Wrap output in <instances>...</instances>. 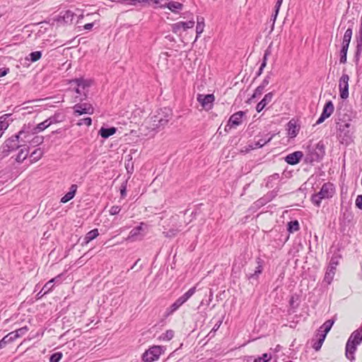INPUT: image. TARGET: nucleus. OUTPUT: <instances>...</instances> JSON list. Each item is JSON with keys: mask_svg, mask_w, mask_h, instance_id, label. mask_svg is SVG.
Masks as SVG:
<instances>
[{"mask_svg": "<svg viewBox=\"0 0 362 362\" xmlns=\"http://www.w3.org/2000/svg\"><path fill=\"white\" fill-rule=\"evenodd\" d=\"M173 116L172 110L168 107L161 108L150 118V128L159 130L168 123Z\"/></svg>", "mask_w": 362, "mask_h": 362, "instance_id": "f257e3e1", "label": "nucleus"}, {"mask_svg": "<svg viewBox=\"0 0 362 362\" xmlns=\"http://www.w3.org/2000/svg\"><path fill=\"white\" fill-rule=\"evenodd\" d=\"M25 132V129L21 130L18 134L12 136L5 141L3 145L1 146L0 151L3 157L8 156V154L20 147L23 146V144H19L20 141H25L23 138V134Z\"/></svg>", "mask_w": 362, "mask_h": 362, "instance_id": "f03ea898", "label": "nucleus"}, {"mask_svg": "<svg viewBox=\"0 0 362 362\" xmlns=\"http://www.w3.org/2000/svg\"><path fill=\"white\" fill-rule=\"evenodd\" d=\"M362 342V326L360 329L355 330L349 337L346 344V357L354 361L355 359L354 353L356 347Z\"/></svg>", "mask_w": 362, "mask_h": 362, "instance_id": "7ed1b4c3", "label": "nucleus"}, {"mask_svg": "<svg viewBox=\"0 0 362 362\" xmlns=\"http://www.w3.org/2000/svg\"><path fill=\"white\" fill-rule=\"evenodd\" d=\"M334 193V185L330 182H326L322 186L321 189L318 193L315 194L312 196V202L315 206H320L322 199L332 197Z\"/></svg>", "mask_w": 362, "mask_h": 362, "instance_id": "20e7f679", "label": "nucleus"}, {"mask_svg": "<svg viewBox=\"0 0 362 362\" xmlns=\"http://www.w3.org/2000/svg\"><path fill=\"white\" fill-rule=\"evenodd\" d=\"M196 291V287L189 288L185 293L177 298L169 308H167L165 312V316H170L173 315L176 310H177L181 305H182L187 300L191 298Z\"/></svg>", "mask_w": 362, "mask_h": 362, "instance_id": "39448f33", "label": "nucleus"}, {"mask_svg": "<svg viewBox=\"0 0 362 362\" xmlns=\"http://www.w3.org/2000/svg\"><path fill=\"white\" fill-rule=\"evenodd\" d=\"M338 129V137L342 144L348 145L351 141V134L349 130V123L337 122Z\"/></svg>", "mask_w": 362, "mask_h": 362, "instance_id": "423d86ee", "label": "nucleus"}, {"mask_svg": "<svg viewBox=\"0 0 362 362\" xmlns=\"http://www.w3.org/2000/svg\"><path fill=\"white\" fill-rule=\"evenodd\" d=\"M162 353V347L153 346L146 350L142 355V360L144 362H153L158 360Z\"/></svg>", "mask_w": 362, "mask_h": 362, "instance_id": "0eeeda50", "label": "nucleus"}, {"mask_svg": "<svg viewBox=\"0 0 362 362\" xmlns=\"http://www.w3.org/2000/svg\"><path fill=\"white\" fill-rule=\"evenodd\" d=\"M338 264L337 257L331 258L324 278V281L328 284H330L334 279Z\"/></svg>", "mask_w": 362, "mask_h": 362, "instance_id": "6e6552de", "label": "nucleus"}, {"mask_svg": "<svg viewBox=\"0 0 362 362\" xmlns=\"http://www.w3.org/2000/svg\"><path fill=\"white\" fill-rule=\"evenodd\" d=\"M349 75L344 73L339 81V95L341 99L345 100L349 97Z\"/></svg>", "mask_w": 362, "mask_h": 362, "instance_id": "1a4fd4ad", "label": "nucleus"}, {"mask_svg": "<svg viewBox=\"0 0 362 362\" xmlns=\"http://www.w3.org/2000/svg\"><path fill=\"white\" fill-rule=\"evenodd\" d=\"M197 101L200 103L202 108L206 111L210 110L213 107L215 97L214 94H198L197 97Z\"/></svg>", "mask_w": 362, "mask_h": 362, "instance_id": "9d476101", "label": "nucleus"}, {"mask_svg": "<svg viewBox=\"0 0 362 362\" xmlns=\"http://www.w3.org/2000/svg\"><path fill=\"white\" fill-rule=\"evenodd\" d=\"M75 115H81L83 114L92 115L94 112V108L90 103H78L74 107Z\"/></svg>", "mask_w": 362, "mask_h": 362, "instance_id": "9b49d317", "label": "nucleus"}, {"mask_svg": "<svg viewBox=\"0 0 362 362\" xmlns=\"http://www.w3.org/2000/svg\"><path fill=\"white\" fill-rule=\"evenodd\" d=\"M334 107L333 103L329 100L327 102L323 107L322 112L316 122V124L322 123L327 118L329 117L333 113Z\"/></svg>", "mask_w": 362, "mask_h": 362, "instance_id": "f8f14e48", "label": "nucleus"}, {"mask_svg": "<svg viewBox=\"0 0 362 362\" xmlns=\"http://www.w3.org/2000/svg\"><path fill=\"white\" fill-rule=\"evenodd\" d=\"M245 112L243 111H238L230 116L228 124L226 127V131H227V127L230 128L238 126L242 124L243 117L245 116Z\"/></svg>", "mask_w": 362, "mask_h": 362, "instance_id": "ddd939ff", "label": "nucleus"}, {"mask_svg": "<svg viewBox=\"0 0 362 362\" xmlns=\"http://www.w3.org/2000/svg\"><path fill=\"white\" fill-rule=\"evenodd\" d=\"M143 223L140 224V226L133 228L130 233L129 236L127 237V240L134 241L138 239H141L144 236V234L142 233L144 229H143Z\"/></svg>", "mask_w": 362, "mask_h": 362, "instance_id": "4468645a", "label": "nucleus"}, {"mask_svg": "<svg viewBox=\"0 0 362 362\" xmlns=\"http://www.w3.org/2000/svg\"><path fill=\"white\" fill-rule=\"evenodd\" d=\"M303 156V154L301 151H295L287 155L285 158V160L290 165H296L300 162Z\"/></svg>", "mask_w": 362, "mask_h": 362, "instance_id": "2eb2a0df", "label": "nucleus"}, {"mask_svg": "<svg viewBox=\"0 0 362 362\" xmlns=\"http://www.w3.org/2000/svg\"><path fill=\"white\" fill-rule=\"evenodd\" d=\"M273 93L272 92L266 94L264 98L257 105L256 110L260 112L273 99Z\"/></svg>", "mask_w": 362, "mask_h": 362, "instance_id": "dca6fc26", "label": "nucleus"}, {"mask_svg": "<svg viewBox=\"0 0 362 362\" xmlns=\"http://www.w3.org/2000/svg\"><path fill=\"white\" fill-rule=\"evenodd\" d=\"M75 83L77 86L81 88L83 90H86V88H89L93 81L90 79H85L83 78H78L73 79L70 81V83Z\"/></svg>", "mask_w": 362, "mask_h": 362, "instance_id": "f3484780", "label": "nucleus"}, {"mask_svg": "<svg viewBox=\"0 0 362 362\" xmlns=\"http://www.w3.org/2000/svg\"><path fill=\"white\" fill-rule=\"evenodd\" d=\"M334 323V320H327L320 327L319 329V332L317 334H325V337H326L327 334L329 332L331 329L332 325Z\"/></svg>", "mask_w": 362, "mask_h": 362, "instance_id": "a211bd4d", "label": "nucleus"}, {"mask_svg": "<svg viewBox=\"0 0 362 362\" xmlns=\"http://www.w3.org/2000/svg\"><path fill=\"white\" fill-rule=\"evenodd\" d=\"M117 132V128L110 127V128H105L101 127L98 132V134L100 135L103 139H107L110 136L115 134Z\"/></svg>", "mask_w": 362, "mask_h": 362, "instance_id": "6ab92c4d", "label": "nucleus"}, {"mask_svg": "<svg viewBox=\"0 0 362 362\" xmlns=\"http://www.w3.org/2000/svg\"><path fill=\"white\" fill-rule=\"evenodd\" d=\"M99 235L98 230L97 228L91 230L88 233H86L83 238V242L82 243V245H87L88 243H90L91 240L96 238Z\"/></svg>", "mask_w": 362, "mask_h": 362, "instance_id": "aec40b11", "label": "nucleus"}, {"mask_svg": "<svg viewBox=\"0 0 362 362\" xmlns=\"http://www.w3.org/2000/svg\"><path fill=\"white\" fill-rule=\"evenodd\" d=\"M181 225L178 226H173V228H170L168 230H164L163 232V234L165 237L168 238H175L177 233L181 231L180 229Z\"/></svg>", "mask_w": 362, "mask_h": 362, "instance_id": "412c9836", "label": "nucleus"}, {"mask_svg": "<svg viewBox=\"0 0 362 362\" xmlns=\"http://www.w3.org/2000/svg\"><path fill=\"white\" fill-rule=\"evenodd\" d=\"M50 126V122H47L45 120L42 122L38 124L37 126L34 127L33 128H31V134H38L47 127Z\"/></svg>", "mask_w": 362, "mask_h": 362, "instance_id": "4be33fe9", "label": "nucleus"}, {"mask_svg": "<svg viewBox=\"0 0 362 362\" xmlns=\"http://www.w3.org/2000/svg\"><path fill=\"white\" fill-rule=\"evenodd\" d=\"M11 114H5L0 117V131H5L9 126L8 118L11 117ZM3 132H1L0 136H1Z\"/></svg>", "mask_w": 362, "mask_h": 362, "instance_id": "5701e85b", "label": "nucleus"}, {"mask_svg": "<svg viewBox=\"0 0 362 362\" xmlns=\"http://www.w3.org/2000/svg\"><path fill=\"white\" fill-rule=\"evenodd\" d=\"M279 177H280V176H279V174H278V173H274L272 175L268 177L267 183H266V187L268 188L274 187L279 182Z\"/></svg>", "mask_w": 362, "mask_h": 362, "instance_id": "b1692460", "label": "nucleus"}, {"mask_svg": "<svg viewBox=\"0 0 362 362\" xmlns=\"http://www.w3.org/2000/svg\"><path fill=\"white\" fill-rule=\"evenodd\" d=\"M166 8H168L173 13H177V11L182 9L183 4L177 1H172L170 0L169 3H168Z\"/></svg>", "mask_w": 362, "mask_h": 362, "instance_id": "393cba45", "label": "nucleus"}, {"mask_svg": "<svg viewBox=\"0 0 362 362\" xmlns=\"http://www.w3.org/2000/svg\"><path fill=\"white\" fill-rule=\"evenodd\" d=\"M351 37H352V28H349L346 30V32L344 35L341 46H344L345 47H349V43L351 40Z\"/></svg>", "mask_w": 362, "mask_h": 362, "instance_id": "a878e982", "label": "nucleus"}, {"mask_svg": "<svg viewBox=\"0 0 362 362\" xmlns=\"http://www.w3.org/2000/svg\"><path fill=\"white\" fill-rule=\"evenodd\" d=\"M28 153H29V148L28 147H25L24 148H21L16 158V160L18 162V163H22L28 156Z\"/></svg>", "mask_w": 362, "mask_h": 362, "instance_id": "bb28decb", "label": "nucleus"}, {"mask_svg": "<svg viewBox=\"0 0 362 362\" xmlns=\"http://www.w3.org/2000/svg\"><path fill=\"white\" fill-rule=\"evenodd\" d=\"M60 278L59 276L55 277V278H53L51 280H49L48 282H47L43 288H42L44 291H45V293H49L50 291L52 290L53 288V286L54 285L52 284L54 282H57L59 279Z\"/></svg>", "mask_w": 362, "mask_h": 362, "instance_id": "cd10ccee", "label": "nucleus"}, {"mask_svg": "<svg viewBox=\"0 0 362 362\" xmlns=\"http://www.w3.org/2000/svg\"><path fill=\"white\" fill-rule=\"evenodd\" d=\"M42 155L43 151L40 148L35 149L30 155L32 163L39 160Z\"/></svg>", "mask_w": 362, "mask_h": 362, "instance_id": "c85d7f7f", "label": "nucleus"}, {"mask_svg": "<svg viewBox=\"0 0 362 362\" xmlns=\"http://www.w3.org/2000/svg\"><path fill=\"white\" fill-rule=\"evenodd\" d=\"M299 223L298 221H292L288 223V231L291 233L299 230Z\"/></svg>", "mask_w": 362, "mask_h": 362, "instance_id": "c756f323", "label": "nucleus"}, {"mask_svg": "<svg viewBox=\"0 0 362 362\" xmlns=\"http://www.w3.org/2000/svg\"><path fill=\"white\" fill-rule=\"evenodd\" d=\"M319 339L313 344V347L315 350L319 351L325 339V334H318Z\"/></svg>", "mask_w": 362, "mask_h": 362, "instance_id": "7c9ffc66", "label": "nucleus"}, {"mask_svg": "<svg viewBox=\"0 0 362 362\" xmlns=\"http://www.w3.org/2000/svg\"><path fill=\"white\" fill-rule=\"evenodd\" d=\"M24 129H25V134H23V138L25 140V141H20V142H23V143H25V142H28L29 143V136L30 134H31V128L29 125H24L21 130H23Z\"/></svg>", "mask_w": 362, "mask_h": 362, "instance_id": "2f4dec72", "label": "nucleus"}, {"mask_svg": "<svg viewBox=\"0 0 362 362\" xmlns=\"http://www.w3.org/2000/svg\"><path fill=\"white\" fill-rule=\"evenodd\" d=\"M44 137L42 136H35L32 139L29 141V144L31 146H38L43 143Z\"/></svg>", "mask_w": 362, "mask_h": 362, "instance_id": "473e14b6", "label": "nucleus"}, {"mask_svg": "<svg viewBox=\"0 0 362 362\" xmlns=\"http://www.w3.org/2000/svg\"><path fill=\"white\" fill-rule=\"evenodd\" d=\"M349 47H345L344 46H341V49L340 50V59L339 62L341 64H345L346 62V55Z\"/></svg>", "mask_w": 362, "mask_h": 362, "instance_id": "72a5a7b5", "label": "nucleus"}, {"mask_svg": "<svg viewBox=\"0 0 362 362\" xmlns=\"http://www.w3.org/2000/svg\"><path fill=\"white\" fill-rule=\"evenodd\" d=\"M150 0H124V3L129 5L137 6L149 3Z\"/></svg>", "mask_w": 362, "mask_h": 362, "instance_id": "f704fd0d", "label": "nucleus"}, {"mask_svg": "<svg viewBox=\"0 0 362 362\" xmlns=\"http://www.w3.org/2000/svg\"><path fill=\"white\" fill-rule=\"evenodd\" d=\"M174 337V332L171 329L167 330L165 333L162 334L160 339L163 341H170Z\"/></svg>", "mask_w": 362, "mask_h": 362, "instance_id": "c9c22d12", "label": "nucleus"}, {"mask_svg": "<svg viewBox=\"0 0 362 362\" xmlns=\"http://www.w3.org/2000/svg\"><path fill=\"white\" fill-rule=\"evenodd\" d=\"M30 59L31 62H35L39 60L42 57V53L40 51L31 52L30 54Z\"/></svg>", "mask_w": 362, "mask_h": 362, "instance_id": "e433bc0d", "label": "nucleus"}, {"mask_svg": "<svg viewBox=\"0 0 362 362\" xmlns=\"http://www.w3.org/2000/svg\"><path fill=\"white\" fill-rule=\"evenodd\" d=\"M150 1L158 5L159 8H166L168 3H169L170 0H150Z\"/></svg>", "mask_w": 362, "mask_h": 362, "instance_id": "4c0bfd02", "label": "nucleus"}, {"mask_svg": "<svg viewBox=\"0 0 362 362\" xmlns=\"http://www.w3.org/2000/svg\"><path fill=\"white\" fill-rule=\"evenodd\" d=\"M356 42H357V45H356V54L357 56V55L360 54V53L362 51V35H358L356 37Z\"/></svg>", "mask_w": 362, "mask_h": 362, "instance_id": "58836bf2", "label": "nucleus"}, {"mask_svg": "<svg viewBox=\"0 0 362 362\" xmlns=\"http://www.w3.org/2000/svg\"><path fill=\"white\" fill-rule=\"evenodd\" d=\"M129 156V159L125 163V168L128 173H132L134 170V163L132 162V157Z\"/></svg>", "mask_w": 362, "mask_h": 362, "instance_id": "ea45409f", "label": "nucleus"}, {"mask_svg": "<svg viewBox=\"0 0 362 362\" xmlns=\"http://www.w3.org/2000/svg\"><path fill=\"white\" fill-rule=\"evenodd\" d=\"M271 358L270 354H264L262 356L255 358L254 362H268Z\"/></svg>", "mask_w": 362, "mask_h": 362, "instance_id": "a19ab883", "label": "nucleus"}, {"mask_svg": "<svg viewBox=\"0 0 362 362\" xmlns=\"http://www.w3.org/2000/svg\"><path fill=\"white\" fill-rule=\"evenodd\" d=\"M181 26H182V30H186L188 28H192L194 25V21H189L188 22H182L180 21Z\"/></svg>", "mask_w": 362, "mask_h": 362, "instance_id": "79ce46f5", "label": "nucleus"}, {"mask_svg": "<svg viewBox=\"0 0 362 362\" xmlns=\"http://www.w3.org/2000/svg\"><path fill=\"white\" fill-rule=\"evenodd\" d=\"M92 124V119L90 117H86V118H83V119H81L78 120L77 124L78 126H81L83 124H85L88 127L90 126Z\"/></svg>", "mask_w": 362, "mask_h": 362, "instance_id": "37998d69", "label": "nucleus"}, {"mask_svg": "<svg viewBox=\"0 0 362 362\" xmlns=\"http://www.w3.org/2000/svg\"><path fill=\"white\" fill-rule=\"evenodd\" d=\"M62 357L61 352H57L53 354L49 358V362H59Z\"/></svg>", "mask_w": 362, "mask_h": 362, "instance_id": "c03bdc74", "label": "nucleus"}, {"mask_svg": "<svg viewBox=\"0 0 362 362\" xmlns=\"http://www.w3.org/2000/svg\"><path fill=\"white\" fill-rule=\"evenodd\" d=\"M28 331V329L26 326L23 327L20 329H16L15 332L16 336L18 337L23 336Z\"/></svg>", "mask_w": 362, "mask_h": 362, "instance_id": "a18cd8bd", "label": "nucleus"}, {"mask_svg": "<svg viewBox=\"0 0 362 362\" xmlns=\"http://www.w3.org/2000/svg\"><path fill=\"white\" fill-rule=\"evenodd\" d=\"M204 22L203 21H199V20L197 21V27H196V32H197V35H200L201 33H202L203 30H204ZM198 36H197V37Z\"/></svg>", "mask_w": 362, "mask_h": 362, "instance_id": "49530a36", "label": "nucleus"}, {"mask_svg": "<svg viewBox=\"0 0 362 362\" xmlns=\"http://www.w3.org/2000/svg\"><path fill=\"white\" fill-rule=\"evenodd\" d=\"M8 343L11 342L18 338L15 334V332H11L4 337Z\"/></svg>", "mask_w": 362, "mask_h": 362, "instance_id": "de8ad7c7", "label": "nucleus"}, {"mask_svg": "<svg viewBox=\"0 0 362 362\" xmlns=\"http://www.w3.org/2000/svg\"><path fill=\"white\" fill-rule=\"evenodd\" d=\"M262 267L261 266H258L257 268H256V270L255 271V272L253 274H251L248 276V278L249 279H257L258 275L259 274L262 273Z\"/></svg>", "mask_w": 362, "mask_h": 362, "instance_id": "09e8293b", "label": "nucleus"}, {"mask_svg": "<svg viewBox=\"0 0 362 362\" xmlns=\"http://www.w3.org/2000/svg\"><path fill=\"white\" fill-rule=\"evenodd\" d=\"M272 139V137H269L267 140H262V139H260L258 141H257L255 144V147L254 148H260V147H262L264 145H265L266 144H267L268 142L270 141V140Z\"/></svg>", "mask_w": 362, "mask_h": 362, "instance_id": "8fccbe9b", "label": "nucleus"}, {"mask_svg": "<svg viewBox=\"0 0 362 362\" xmlns=\"http://www.w3.org/2000/svg\"><path fill=\"white\" fill-rule=\"evenodd\" d=\"M181 30H182V26H181L180 22H177L172 25V30L175 33H180Z\"/></svg>", "mask_w": 362, "mask_h": 362, "instance_id": "3c124183", "label": "nucleus"}, {"mask_svg": "<svg viewBox=\"0 0 362 362\" xmlns=\"http://www.w3.org/2000/svg\"><path fill=\"white\" fill-rule=\"evenodd\" d=\"M74 197V196H73V194H71V193L69 192H67L64 197H62V198L61 199V202L62 203H66L68 202L69 201H70L71 199H72Z\"/></svg>", "mask_w": 362, "mask_h": 362, "instance_id": "603ef678", "label": "nucleus"}, {"mask_svg": "<svg viewBox=\"0 0 362 362\" xmlns=\"http://www.w3.org/2000/svg\"><path fill=\"white\" fill-rule=\"evenodd\" d=\"M121 211V207L119 206H112L109 212L111 215H116V214H118L119 213V211Z\"/></svg>", "mask_w": 362, "mask_h": 362, "instance_id": "864d4df0", "label": "nucleus"}, {"mask_svg": "<svg viewBox=\"0 0 362 362\" xmlns=\"http://www.w3.org/2000/svg\"><path fill=\"white\" fill-rule=\"evenodd\" d=\"M73 17H74V13L71 11H66L64 15V18L66 22L69 21V20L70 21H72Z\"/></svg>", "mask_w": 362, "mask_h": 362, "instance_id": "5fc2aeb1", "label": "nucleus"}, {"mask_svg": "<svg viewBox=\"0 0 362 362\" xmlns=\"http://www.w3.org/2000/svg\"><path fill=\"white\" fill-rule=\"evenodd\" d=\"M264 88H263V86H259L255 90V93L252 95V98H255L257 96H259L260 95H262L263 90H264Z\"/></svg>", "mask_w": 362, "mask_h": 362, "instance_id": "6e6d98bb", "label": "nucleus"}, {"mask_svg": "<svg viewBox=\"0 0 362 362\" xmlns=\"http://www.w3.org/2000/svg\"><path fill=\"white\" fill-rule=\"evenodd\" d=\"M356 206L362 210V195H358L356 199Z\"/></svg>", "mask_w": 362, "mask_h": 362, "instance_id": "4d7b16f0", "label": "nucleus"}, {"mask_svg": "<svg viewBox=\"0 0 362 362\" xmlns=\"http://www.w3.org/2000/svg\"><path fill=\"white\" fill-rule=\"evenodd\" d=\"M75 91L78 95H83L85 98L87 97L86 91L78 86L75 89Z\"/></svg>", "mask_w": 362, "mask_h": 362, "instance_id": "13d9d810", "label": "nucleus"}, {"mask_svg": "<svg viewBox=\"0 0 362 362\" xmlns=\"http://www.w3.org/2000/svg\"><path fill=\"white\" fill-rule=\"evenodd\" d=\"M77 185L74 184V185H71L70 188H69V193H71V194H73V196H75V194H76V192L77 190Z\"/></svg>", "mask_w": 362, "mask_h": 362, "instance_id": "bf43d9fd", "label": "nucleus"}, {"mask_svg": "<svg viewBox=\"0 0 362 362\" xmlns=\"http://www.w3.org/2000/svg\"><path fill=\"white\" fill-rule=\"evenodd\" d=\"M282 1L283 0H277L276 3V6H275V8H276V14L274 16V20L276 19V15L279 12V8L282 4Z\"/></svg>", "mask_w": 362, "mask_h": 362, "instance_id": "052dcab7", "label": "nucleus"}, {"mask_svg": "<svg viewBox=\"0 0 362 362\" xmlns=\"http://www.w3.org/2000/svg\"><path fill=\"white\" fill-rule=\"evenodd\" d=\"M269 79H270V76H267L264 78V79L263 80V81L262 82V83L260 84V86H263V88H265V87L269 83Z\"/></svg>", "mask_w": 362, "mask_h": 362, "instance_id": "680f3d73", "label": "nucleus"}, {"mask_svg": "<svg viewBox=\"0 0 362 362\" xmlns=\"http://www.w3.org/2000/svg\"><path fill=\"white\" fill-rule=\"evenodd\" d=\"M9 72L8 68L0 69V77L6 76Z\"/></svg>", "mask_w": 362, "mask_h": 362, "instance_id": "e2e57ef3", "label": "nucleus"}, {"mask_svg": "<svg viewBox=\"0 0 362 362\" xmlns=\"http://www.w3.org/2000/svg\"><path fill=\"white\" fill-rule=\"evenodd\" d=\"M8 344L7 341L6 340V339L4 337L1 341H0V349H2L3 347H4V346Z\"/></svg>", "mask_w": 362, "mask_h": 362, "instance_id": "0e129e2a", "label": "nucleus"}, {"mask_svg": "<svg viewBox=\"0 0 362 362\" xmlns=\"http://www.w3.org/2000/svg\"><path fill=\"white\" fill-rule=\"evenodd\" d=\"M45 294H47V293H45V291H44L42 289L39 292L37 293V298L39 299V298H41L42 297H43Z\"/></svg>", "mask_w": 362, "mask_h": 362, "instance_id": "69168bd1", "label": "nucleus"}, {"mask_svg": "<svg viewBox=\"0 0 362 362\" xmlns=\"http://www.w3.org/2000/svg\"><path fill=\"white\" fill-rule=\"evenodd\" d=\"M120 194L123 197L126 196V186L122 187V188L120 189Z\"/></svg>", "mask_w": 362, "mask_h": 362, "instance_id": "338daca9", "label": "nucleus"}, {"mask_svg": "<svg viewBox=\"0 0 362 362\" xmlns=\"http://www.w3.org/2000/svg\"><path fill=\"white\" fill-rule=\"evenodd\" d=\"M45 121L47 122H50V125L52 124L55 123L57 122L56 119L54 117H51L48 118L47 119H45Z\"/></svg>", "mask_w": 362, "mask_h": 362, "instance_id": "774afa93", "label": "nucleus"}]
</instances>
